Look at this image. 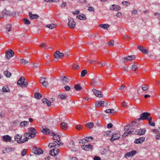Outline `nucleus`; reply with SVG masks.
Segmentation results:
<instances>
[{
	"mask_svg": "<svg viewBox=\"0 0 160 160\" xmlns=\"http://www.w3.org/2000/svg\"><path fill=\"white\" fill-rule=\"evenodd\" d=\"M42 132L44 133L45 134H49L50 135L52 136L53 140L54 142H61L60 137L59 135L57 136V135L52 132H51L50 129L48 128H43L42 130Z\"/></svg>",
	"mask_w": 160,
	"mask_h": 160,
	"instance_id": "1",
	"label": "nucleus"
},
{
	"mask_svg": "<svg viewBox=\"0 0 160 160\" xmlns=\"http://www.w3.org/2000/svg\"><path fill=\"white\" fill-rule=\"evenodd\" d=\"M37 132L36 130L33 128H28V132L25 133L23 135L25 138L24 141H28L29 139L34 137Z\"/></svg>",
	"mask_w": 160,
	"mask_h": 160,
	"instance_id": "2",
	"label": "nucleus"
},
{
	"mask_svg": "<svg viewBox=\"0 0 160 160\" xmlns=\"http://www.w3.org/2000/svg\"><path fill=\"white\" fill-rule=\"evenodd\" d=\"M18 85H19L21 87L23 88L26 87L28 85V82L26 81L25 78L22 76L17 82Z\"/></svg>",
	"mask_w": 160,
	"mask_h": 160,
	"instance_id": "3",
	"label": "nucleus"
},
{
	"mask_svg": "<svg viewBox=\"0 0 160 160\" xmlns=\"http://www.w3.org/2000/svg\"><path fill=\"white\" fill-rule=\"evenodd\" d=\"M140 120V118H139L136 119L134 121L132 122L130 124H129L128 125L125 126L124 127V130L126 131H129V130H133L132 129V130H131L130 129H129V128H128V127L129 126L132 127L133 126L134 124H136L137 123L138 124L137 125H136L137 126H138V127H139V123H140L139 122Z\"/></svg>",
	"mask_w": 160,
	"mask_h": 160,
	"instance_id": "4",
	"label": "nucleus"
},
{
	"mask_svg": "<svg viewBox=\"0 0 160 160\" xmlns=\"http://www.w3.org/2000/svg\"><path fill=\"white\" fill-rule=\"evenodd\" d=\"M135 58V56L134 55H128L122 58V60L123 63H125L132 61Z\"/></svg>",
	"mask_w": 160,
	"mask_h": 160,
	"instance_id": "5",
	"label": "nucleus"
},
{
	"mask_svg": "<svg viewBox=\"0 0 160 160\" xmlns=\"http://www.w3.org/2000/svg\"><path fill=\"white\" fill-rule=\"evenodd\" d=\"M25 138L23 139H22V135L19 134H17L14 137L15 141H16L18 143H21L27 141H24L25 139Z\"/></svg>",
	"mask_w": 160,
	"mask_h": 160,
	"instance_id": "6",
	"label": "nucleus"
},
{
	"mask_svg": "<svg viewBox=\"0 0 160 160\" xmlns=\"http://www.w3.org/2000/svg\"><path fill=\"white\" fill-rule=\"evenodd\" d=\"M14 53L12 50H8L6 52L5 58L8 59H9L14 55Z\"/></svg>",
	"mask_w": 160,
	"mask_h": 160,
	"instance_id": "7",
	"label": "nucleus"
},
{
	"mask_svg": "<svg viewBox=\"0 0 160 160\" xmlns=\"http://www.w3.org/2000/svg\"><path fill=\"white\" fill-rule=\"evenodd\" d=\"M63 144V143L62 142H52V143H49L48 145V147L49 148H57L60 145H62Z\"/></svg>",
	"mask_w": 160,
	"mask_h": 160,
	"instance_id": "8",
	"label": "nucleus"
},
{
	"mask_svg": "<svg viewBox=\"0 0 160 160\" xmlns=\"http://www.w3.org/2000/svg\"><path fill=\"white\" fill-rule=\"evenodd\" d=\"M68 26L71 28H74L76 25L75 22L73 20V19L71 17L68 18Z\"/></svg>",
	"mask_w": 160,
	"mask_h": 160,
	"instance_id": "9",
	"label": "nucleus"
},
{
	"mask_svg": "<svg viewBox=\"0 0 160 160\" xmlns=\"http://www.w3.org/2000/svg\"><path fill=\"white\" fill-rule=\"evenodd\" d=\"M54 58L57 59L61 58L64 56V55L63 53L60 52L59 51H56L54 53Z\"/></svg>",
	"mask_w": 160,
	"mask_h": 160,
	"instance_id": "10",
	"label": "nucleus"
},
{
	"mask_svg": "<svg viewBox=\"0 0 160 160\" xmlns=\"http://www.w3.org/2000/svg\"><path fill=\"white\" fill-rule=\"evenodd\" d=\"M137 152L135 150H132L131 151L127 152L125 155L124 156L126 158L133 156L136 154Z\"/></svg>",
	"mask_w": 160,
	"mask_h": 160,
	"instance_id": "11",
	"label": "nucleus"
},
{
	"mask_svg": "<svg viewBox=\"0 0 160 160\" xmlns=\"http://www.w3.org/2000/svg\"><path fill=\"white\" fill-rule=\"evenodd\" d=\"M3 140L6 142H9L11 143H13V140H12L11 137L8 135L3 136L2 137Z\"/></svg>",
	"mask_w": 160,
	"mask_h": 160,
	"instance_id": "12",
	"label": "nucleus"
},
{
	"mask_svg": "<svg viewBox=\"0 0 160 160\" xmlns=\"http://www.w3.org/2000/svg\"><path fill=\"white\" fill-rule=\"evenodd\" d=\"M92 91L95 95L97 97L101 98L102 97V93L101 91L97 90L94 89H92Z\"/></svg>",
	"mask_w": 160,
	"mask_h": 160,
	"instance_id": "13",
	"label": "nucleus"
},
{
	"mask_svg": "<svg viewBox=\"0 0 160 160\" xmlns=\"http://www.w3.org/2000/svg\"><path fill=\"white\" fill-rule=\"evenodd\" d=\"M105 105H108L107 103H105L104 101H97L95 103V107L96 108H98L101 106L104 107Z\"/></svg>",
	"mask_w": 160,
	"mask_h": 160,
	"instance_id": "14",
	"label": "nucleus"
},
{
	"mask_svg": "<svg viewBox=\"0 0 160 160\" xmlns=\"http://www.w3.org/2000/svg\"><path fill=\"white\" fill-rule=\"evenodd\" d=\"M150 115V113L148 112H144L141 114V120H146Z\"/></svg>",
	"mask_w": 160,
	"mask_h": 160,
	"instance_id": "15",
	"label": "nucleus"
},
{
	"mask_svg": "<svg viewBox=\"0 0 160 160\" xmlns=\"http://www.w3.org/2000/svg\"><path fill=\"white\" fill-rule=\"evenodd\" d=\"M59 152V150L57 148H55L50 151V154L51 156H54L56 155H57Z\"/></svg>",
	"mask_w": 160,
	"mask_h": 160,
	"instance_id": "16",
	"label": "nucleus"
},
{
	"mask_svg": "<svg viewBox=\"0 0 160 160\" xmlns=\"http://www.w3.org/2000/svg\"><path fill=\"white\" fill-rule=\"evenodd\" d=\"M120 137V134L119 133H115L112 136L110 140L112 141H114L118 139Z\"/></svg>",
	"mask_w": 160,
	"mask_h": 160,
	"instance_id": "17",
	"label": "nucleus"
},
{
	"mask_svg": "<svg viewBox=\"0 0 160 160\" xmlns=\"http://www.w3.org/2000/svg\"><path fill=\"white\" fill-rule=\"evenodd\" d=\"M110 9L112 11H118L120 9V7L118 5L113 4L110 6Z\"/></svg>",
	"mask_w": 160,
	"mask_h": 160,
	"instance_id": "18",
	"label": "nucleus"
},
{
	"mask_svg": "<svg viewBox=\"0 0 160 160\" xmlns=\"http://www.w3.org/2000/svg\"><path fill=\"white\" fill-rule=\"evenodd\" d=\"M93 138L92 137H87L81 140L82 143H85L92 141L93 140Z\"/></svg>",
	"mask_w": 160,
	"mask_h": 160,
	"instance_id": "19",
	"label": "nucleus"
},
{
	"mask_svg": "<svg viewBox=\"0 0 160 160\" xmlns=\"http://www.w3.org/2000/svg\"><path fill=\"white\" fill-rule=\"evenodd\" d=\"M33 152L35 154L40 155L43 153L42 150L41 148H35L33 149Z\"/></svg>",
	"mask_w": 160,
	"mask_h": 160,
	"instance_id": "20",
	"label": "nucleus"
},
{
	"mask_svg": "<svg viewBox=\"0 0 160 160\" xmlns=\"http://www.w3.org/2000/svg\"><path fill=\"white\" fill-rule=\"evenodd\" d=\"M29 16L31 19H37L38 18L39 16L36 14H32L31 12H29Z\"/></svg>",
	"mask_w": 160,
	"mask_h": 160,
	"instance_id": "21",
	"label": "nucleus"
},
{
	"mask_svg": "<svg viewBox=\"0 0 160 160\" xmlns=\"http://www.w3.org/2000/svg\"><path fill=\"white\" fill-rule=\"evenodd\" d=\"M81 148L84 150H87L86 149L87 148L90 149L91 150H92L93 149L92 146L91 144H88V145H83L81 146Z\"/></svg>",
	"mask_w": 160,
	"mask_h": 160,
	"instance_id": "22",
	"label": "nucleus"
},
{
	"mask_svg": "<svg viewBox=\"0 0 160 160\" xmlns=\"http://www.w3.org/2000/svg\"><path fill=\"white\" fill-rule=\"evenodd\" d=\"M61 81L64 84H66L68 82V79L65 76H62L60 78Z\"/></svg>",
	"mask_w": 160,
	"mask_h": 160,
	"instance_id": "23",
	"label": "nucleus"
},
{
	"mask_svg": "<svg viewBox=\"0 0 160 160\" xmlns=\"http://www.w3.org/2000/svg\"><path fill=\"white\" fill-rule=\"evenodd\" d=\"M141 51L145 54H148V51L147 49V48L141 46Z\"/></svg>",
	"mask_w": 160,
	"mask_h": 160,
	"instance_id": "24",
	"label": "nucleus"
},
{
	"mask_svg": "<svg viewBox=\"0 0 160 160\" xmlns=\"http://www.w3.org/2000/svg\"><path fill=\"white\" fill-rule=\"evenodd\" d=\"M98 80L97 78H94L93 79L91 82V85L93 86H96L98 83Z\"/></svg>",
	"mask_w": 160,
	"mask_h": 160,
	"instance_id": "25",
	"label": "nucleus"
},
{
	"mask_svg": "<svg viewBox=\"0 0 160 160\" xmlns=\"http://www.w3.org/2000/svg\"><path fill=\"white\" fill-rule=\"evenodd\" d=\"M110 26V25L108 24H100L99 25V27L107 30L109 27Z\"/></svg>",
	"mask_w": 160,
	"mask_h": 160,
	"instance_id": "26",
	"label": "nucleus"
},
{
	"mask_svg": "<svg viewBox=\"0 0 160 160\" xmlns=\"http://www.w3.org/2000/svg\"><path fill=\"white\" fill-rule=\"evenodd\" d=\"M42 101L44 103L46 104L49 107L51 106V102L46 98H43Z\"/></svg>",
	"mask_w": 160,
	"mask_h": 160,
	"instance_id": "27",
	"label": "nucleus"
},
{
	"mask_svg": "<svg viewBox=\"0 0 160 160\" xmlns=\"http://www.w3.org/2000/svg\"><path fill=\"white\" fill-rule=\"evenodd\" d=\"M29 124V122L27 121H23L21 122L20 124V126L21 127H25Z\"/></svg>",
	"mask_w": 160,
	"mask_h": 160,
	"instance_id": "28",
	"label": "nucleus"
},
{
	"mask_svg": "<svg viewBox=\"0 0 160 160\" xmlns=\"http://www.w3.org/2000/svg\"><path fill=\"white\" fill-rule=\"evenodd\" d=\"M61 127L62 129L66 130L68 127V125L67 123L63 122L61 124Z\"/></svg>",
	"mask_w": 160,
	"mask_h": 160,
	"instance_id": "29",
	"label": "nucleus"
},
{
	"mask_svg": "<svg viewBox=\"0 0 160 160\" xmlns=\"http://www.w3.org/2000/svg\"><path fill=\"white\" fill-rule=\"evenodd\" d=\"M77 18L81 20H85L86 19L85 15L83 14L82 13L79 15L78 16H77Z\"/></svg>",
	"mask_w": 160,
	"mask_h": 160,
	"instance_id": "30",
	"label": "nucleus"
},
{
	"mask_svg": "<svg viewBox=\"0 0 160 160\" xmlns=\"http://www.w3.org/2000/svg\"><path fill=\"white\" fill-rule=\"evenodd\" d=\"M133 132V130H130L128 132L125 131L124 133L122 135V136L123 138L126 137L128 134L130 135L132 134Z\"/></svg>",
	"mask_w": 160,
	"mask_h": 160,
	"instance_id": "31",
	"label": "nucleus"
},
{
	"mask_svg": "<svg viewBox=\"0 0 160 160\" xmlns=\"http://www.w3.org/2000/svg\"><path fill=\"white\" fill-rule=\"evenodd\" d=\"M58 97L61 99H64L67 97V95L64 93H60L58 95Z\"/></svg>",
	"mask_w": 160,
	"mask_h": 160,
	"instance_id": "32",
	"label": "nucleus"
},
{
	"mask_svg": "<svg viewBox=\"0 0 160 160\" xmlns=\"http://www.w3.org/2000/svg\"><path fill=\"white\" fill-rule=\"evenodd\" d=\"M94 126V124L93 122H90L87 123L86 125V127L89 129L92 128Z\"/></svg>",
	"mask_w": 160,
	"mask_h": 160,
	"instance_id": "33",
	"label": "nucleus"
},
{
	"mask_svg": "<svg viewBox=\"0 0 160 160\" xmlns=\"http://www.w3.org/2000/svg\"><path fill=\"white\" fill-rule=\"evenodd\" d=\"M74 88L77 91H80L82 89V87L79 84L75 85Z\"/></svg>",
	"mask_w": 160,
	"mask_h": 160,
	"instance_id": "34",
	"label": "nucleus"
},
{
	"mask_svg": "<svg viewBox=\"0 0 160 160\" xmlns=\"http://www.w3.org/2000/svg\"><path fill=\"white\" fill-rule=\"evenodd\" d=\"M3 74L5 76L7 77H10L11 75V73L8 71H4L3 72Z\"/></svg>",
	"mask_w": 160,
	"mask_h": 160,
	"instance_id": "35",
	"label": "nucleus"
},
{
	"mask_svg": "<svg viewBox=\"0 0 160 160\" xmlns=\"http://www.w3.org/2000/svg\"><path fill=\"white\" fill-rule=\"evenodd\" d=\"M56 27V26L55 25L53 24H48L46 25V27L47 28H50L51 29H52L55 28Z\"/></svg>",
	"mask_w": 160,
	"mask_h": 160,
	"instance_id": "36",
	"label": "nucleus"
},
{
	"mask_svg": "<svg viewBox=\"0 0 160 160\" xmlns=\"http://www.w3.org/2000/svg\"><path fill=\"white\" fill-rule=\"evenodd\" d=\"M2 91L5 92H9V89L8 87L4 86L2 88Z\"/></svg>",
	"mask_w": 160,
	"mask_h": 160,
	"instance_id": "37",
	"label": "nucleus"
},
{
	"mask_svg": "<svg viewBox=\"0 0 160 160\" xmlns=\"http://www.w3.org/2000/svg\"><path fill=\"white\" fill-rule=\"evenodd\" d=\"M142 88L143 91H145L148 89V87L147 85L144 84L142 86Z\"/></svg>",
	"mask_w": 160,
	"mask_h": 160,
	"instance_id": "38",
	"label": "nucleus"
},
{
	"mask_svg": "<svg viewBox=\"0 0 160 160\" xmlns=\"http://www.w3.org/2000/svg\"><path fill=\"white\" fill-rule=\"evenodd\" d=\"M42 95L39 93H36L34 94L35 98L37 99H40L41 98Z\"/></svg>",
	"mask_w": 160,
	"mask_h": 160,
	"instance_id": "39",
	"label": "nucleus"
},
{
	"mask_svg": "<svg viewBox=\"0 0 160 160\" xmlns=\"http://www.w3.org/2000/svg\"><path fill=\"white\" fill-rule=\"evenodd\" d=\"M14 148L11 147H8L6 148V151L7 152H11L14 151Z\"/></svg>",
	"mask_w": 160,
	"mask_h": 160,
	"instance_id": "40",
	"label": "nucleus"
},
{
	"mask_svg": "<svg viewBox=\"0 0 160 160\" xmlns=\"http://www.w3.org/2000/svg\"><path fill=\"white\" fill-rule=\"evenodd\" d=\"M39 46L40 47L43 48L44 49H46L48 47V46H47L46 44L45 43H44L40 44Z\"/></svg>",
	"mask_w": 160,
	"mask_h": 160,
	"instance_id": "41",
	"label": "nucleus"
},
{
	"mask_svg": "<svg viewBox=\"0 0 160 160\" xmlns=\"http://www.w3.org/2000/svg\"><path fill=\"white\" fill-rule=\"evenodd\" d=\"M11 28L12 25L11 24H8L6 25V29L7 31L8 32L11 31Z\"/></svg>",
	"mask_w": 160,
	"mask_h": 160,
	"instance_id": "42",
	"label": "nucleus"
},
{
	"mask_svg": "<svg viewBox=\"0 0 160 160\" xmlns=\"http://www.w3.org/2000/svg\"><path fill=\"white\" fill-rule=\"evenodd\" d=\"M87 71L86 70H84L82 71L81 72V75L82 77H84L87 73Z\"/></svg>",
	"mask_w": 160,
	"mask_h": 160,
	"instance_id": "43",
	"label": "nucleus"
},
{
	"mask_svg": "<svg viewBox=\"0 0 160 160\" xmlns=\"http://www.w3.org/2000/svg\"><path fill=\"white\" fill-rule=\"evenodd\" d=\"M23 21L25 24L29 25L30 23V22L27 19H24Z\"/></svg>",
	"mask_w": 160,
	"mask_h": 160,
	"instance_id": "44",
	"label": "nucleus"
},
{
	"mask_svg": "<svg viewBox=\"0 0 160 160\" xmlns=\"http://www.w3.org/2000/svg\"><path fill=\"white\" fill-rule=\"evenodd\" d=\"M47 79V78L45 77H41L40 79V82L41 83H42L43 82H45V80Z\"/></svg>",
	"mask_w": 160,
	"mask_h": 160,
	"instance_id": "45",
	"label": "nucleus"
},
{
	"mask_svg": "<svg viewBox=\"0 0 160 160\" xmlns=\"http://www.w3.org/2000/svg\"><path fill=\"white\" fill-rule=\"evenodd\" d=\"M20 62H21V63L23 64H25L27 63L28 62V61H27L25 59H21L20 60Z\"/></svg>",
	"mask_w": 160,
	"mask_h": 160,
	"instance_id": "46",
	"label": "nucleus"
},
{
	"mask_svg": "<svg viewBox=\"0 0 160 160\" xmlns=\"http://www.w3.org/2000/svg\"><path fill=\"white\" fill-rule=\"evenodd\" d=\"M138 68L137 66L134 64L131 67V70L132 71H136Z\"/></svg>",
	"mask_w": 160,
	"mask_h": 160,
	"instance_id": "47",
	"label": "nucleus"
},
{
	"mask_svg": "<svg viewBox=\"0 0 160 160\" xmlns=\"http://www.w3.org/2000/svg\"><path fill=\"white\" fill-rule=\"evenodd\" d=\"M39 66L38 63H34L33 64L32 68H37Z\"/></svg>",
	"mask_w": 160,
	"mask_h": 160,
	"instance_id": "48",
	"label": "nucleus"
},
{
	"mask_svg": "<svg viewBox=\"0 0 160 160\" xmlns=\"http://www.w3.org/2000/svg\"><path fill=\"white\" fill-rule=\"evenodd\" d=\"M111 131H108L106 132H104L103 135L105 136H107L109 135L110 133L111 132Z\"/></svg>",
	"mask_w": 160,
	"mask_h": 160,
	"instance_id": "49",
	"label": "nucleus"
},
{
	"mask_svg": "<svg viewBox=\"0 0 160 160\" xmlns=\"http://www.w3.org/2000/svg\"><path fill=\"white\" fill-rule=\"evenodd\" d=\"M75 128L78 130H80L82 129V126L80 125H76L75 126Z\"/></svg>",
	"mask_w": 160,
	"mask_h": 160,
	"instance_id": "50",
	"label": "nucleus"
},
{
	"mask_svg": "<svg viewBox=\"0 0 160 160\" xmlns=\"http://www.w3.org/2000/svg\"><path fill=\"white\" fill-rule=\"evenodd\" d=\"M146 132L145 129H141V135H144Z\"/></svg>",
	"mask_w": 160,
	"mask_h": 160,
	"instance_id": "51",
	"label": "nucleus"
},
{
	"mask_svg": "<svg viewBox=\"0 0 160 160\" xmlns=\"http://www.w3.org/2000/svg\"><path fill=\"white\" fill-rule=\"evenodd\" d=\"M114 43L113 41L110 40L108 43L109 46H113Z\"/></svg>",
	"mask_w": 160,
	"mask_h": 160,
	"instance_id": "52",
	"label": "nucleus"
},
{
	"mask_svg": "<svg viewBox=\"0 0 160 160\" xmlns=\"http://www.w3.org/2000/svg\"><path fill=\"white\" fill-rule=\"evenodd\" d=\"M64 89L66 91H68L70 90L71 88L69 86L67 85L64 87Z\"/></svg>",
	"mask_w": 160,
	"mask_h": 160,
	"instance_id": "53",
	"label": "nucleus"
},
{
	"mask_svg": "<svg viewBox=\"0 0 160 160\" xmlns=\"http://www.w3.org/2000/svg\"><path fill=\"white\" fill-rule=\"evenodd\" d=\"M26 154V151L25 149H23L22 151L21 155L22 156H25Z\"/></svg>",
	"mask_w": 160,
	"mask_h": 160,
	"instance_id": "54",
	"label": "nucleus"
},
{
	"mask_svg": "<svg viewBox=\"0 0 160 160\" xmlns=\"http://www.w3.org/2000/svg\"><path fill=\"white\" fill-rule=\"evenodd\" d=\"M42 84L44 87H48V83L46 81H45Z\"/></svg>",
	"mask_w": 160,
	"mask_h": 160,
	"instance_id": "55",
	"label": "nucleus"
},
{
	"mask_svg": "<svg viewBox=\"0 0 160 160\" xmlns=\"http://www.w3.org/2000/svg\"><path fill=\"white\" fill-rule=\"evenodd\" d=\"M88 10L90 12H94V8L92 7H90L88 8Z\"/></svg>",
	"mask_w": 160,
	"mask_h": 160,
	"instance_id": "56",
	"label": "nucleus"
},
{
	"mask_svg": "<svg viewBox=\"0 0 160 160\" xmlns=\"http://www.w3.org/2000/svg\"><path fill=\"white\" fill-rule=\"evenodd\" d=\"M66 5V2H62L61 5V7L62 8H65Z\"/></svg>",
	"mask_w": 160,
	"mask_h": 160,
	"instance_id": "57",
	"label": "nucleus"
},
{
	"mask_svg": "<svg viewBox=\"0 0 160 160\" xmlns=\"http://www.w3.org/2000/svg\"><path fill=\"white\" fill-rule=\"evenodd\" d=\"M134 142L136 144L140 143V138L136 139Z\"/></svg>",
	"mask_w": 160,
	"mask_h": 160,
	"instance_id": "58",
	"label": "nucleus"
},
{
	"mask_svg": "<svg viewBox=\"0 0 160 160\" xmlns=\"http://www.w3.org/2000/svg\"><path fill=\"white\" fill-rule=\"evenodd\" d=\"M134 133L136 135H140V130L139 129L136 130L135 131Z\"/></svg>",
	"mask_w": 160,
	"mask_h": 160,
	"instance_id": "59",
	"label": "nucleus"
},
{
	"mask_svg": "<svg viewBox=\"0 0 160 160\" xmlns=\"http://www.w3.org/2000/svg\"><path fill=\"white\" fill-rule=\"evenodd\" d=\"M75 64H74L73 65V68L74 69H77L79 68V66L78 65H77L75 66Z\"/></svg>",
	"mask_w": 160,
	"mask_h": 160,
	"instance_id": "60",
	"label": "nucleus"
},
{
	"mask_svg": "<svg viewBox=\"0 0 160 160\" xmlns=\"http://www.w3.org/2000/svg\"><path fill=\"white\" fill-rule=\"evenodd\" d=\"M69 160H77L78 158L76 157H70L69 158Z\"/></svg>",
	"mask_w": 160,
	"mask_h": 160,
	"instance_id": "61",
	"label": "nucleus"
},
{
	"mask_svg": "<svg viewBox=\"0 0 160 160\" xmlns=\"http://www.w3.org/2000/svg\"><path fill=\"white\" fill-rule=\"evenodd\" d=\"M154 14L155 16H158L157 18L159 20H160V14H159L158 12H156L154 13Z\"/></svg>",
	"mask_w": 160,
	"mask_h": 160,
	"instance_id": "62",
	"label": "nucleus"
},
{
	"mask_svg": "<svg viewBox=\"0 0 160 160\" xmlns=\"http://www.w3.org/2000/svg\"><path fill=\"white\" fill-rule=\"evenodd\" d=\"M94 160H101L99 156H95L94 158Z\"/></svg>",
	"mask_w": 160,
	"mask_h": 160,
	"instance_id": "63",
	"label": "nucleus"
},
{
	"mask_svg": "<svg viewBox=\"0 0 160 160\" xmlns=\"http://www.w3.org/2000/svg\"><path fill=\"white\" fill-rule=\"evenodd\" d=\"M156 138L157 140L160 139V133L157 134L155 137Z\"/></svg>",
	"mask_w": 160,
	"mask_h": 160,
	"instance_id": "64",
	"label": "nucleus"
}]
</instances>
